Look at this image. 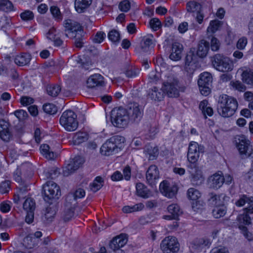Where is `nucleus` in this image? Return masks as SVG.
<instances>
[{"mask_svg":"<svg viewBox=\"0 0 253 253\" xmlns=\"http://www.w3.org/2000/svg\"><path fill=\"white\" fill-rule=\"evenodd\" d=\"M41 153L48 159H52L54 157L53 152L50 150V147L47 144H43L41 145Z\"/></svg>","mask_w":253,"mask_h":253,"instance_id":"obj_47","label":"nucleus"},{"mask_svg":"<svg viewBox=\"0 0 253 253\" xmlns=\"http://www.w3.org/2000/svg\"><path fill=\"white\" fill-rule=\"evenodd\" d=\"M0 6L3 10L6 12L14 10L13 4L9 0H1L0 1Z\"/></svg>","mask_w":253,"mask_h":253,"instance_id":"obj_50","label":"nucleus"},{"mask_svg":"<svg viewBox=\"0 0 253 253\" xmlns=\"http://www.w3.org/2000/svg\"><path fill=\"white\" fill-rule=\"evenodd\" d=\"M154 39L152 35H148L143 39L141 47L143 51L147 52L149 47H153L155 45Z\"/></svg>","mask_w":253,"mask_h":253,"instance_id":"obj_33","label":"nucleus"},{"mask_svg":"<svg viewBox=\"0 0 253 253\" xmlns=\"http://www.w3.org/2000/svg\"><path fill=\"white\" fill-rule=\"evenodd\" d=\"M146 180L148 184L154 187L159 178V171L155 165L150 166L146 173Z\"/></svg>","mask_w":253,"mask_h":253,"instance_id":"obj_18","label":"nucleus"},{"mask_svg":"<svg viewBox=\"0 0 253 253\" xmlns=\"http://www.w3.org/2000/svg\"><path fill=\"white\" fill-rule=\"evenodd\" d=\"M109 39L113 42H118L120 40V34L116 30H112L108 34Z\"/></svg>","mask_w":253,"mask_h":253,"instance_id":"obj_53","label":"nucleus"},{"mask_svg":"<svg viewBox=\"0 0 253 253\" xmlns=\"http://www.w3.org/2000/svg\"><path fill=\"white\" fill-rule=\"evenodd\" d=\"M127 114L129 121L137 123L140 121L143 116V109L137 103L129 104L127 109Z\"/></svg>","mask_w":253,"mask_h":253,"instance_id":"obj_14","label":"nucleus"},{"mask_svg":"<svg viewBox=\"0 0 253 253\" xmlns=\"http://www.w3.org/2000/svg\"><path fill=\"white\" fill-rule=\"evenodd\" d=\"M222 22L218 20H213L210 22V25L207 28L208 33H215L221 27Z\"/></svg>","mask_w":253,"mask_h":253,"instance_id":"obj_43","label":"nucleus"},{"mask_svg":"<svg viewBox=\"0 0 253 253\" xmlns=\"http://www.w3.org/2000/svg\"><path fill=\"white\" fill-rule=\"evenodd\" d=\"M164 91L155 86L150 89L148 93V97L155 101H160L164 98Z\"/></svg>","mask_w":253,"mask_h":253,"instance_id":"obj_24","label":"nucleus"},{"mask_svg":"<svg viewBox=\"0 0 253 253\" xmlns=\"http://www.w3.org/2000/svg\"><path fill=\"white\" fill-rule=\"evenodd\" d=\"M43 199L49 203L53 199H58L61 194L59 186L52 181H47L43 186Z\"/></svg>","mask_w":253,"mask_h":253,"instance_id":"obj_8","label":"nucleus"},{"mask_svg":"<svg viewBox=\"0 0 253 253\" xmlns=\"http://www.w3.org/2000/svg\"><path fill=\"white\" fill-rule=\"evenodd\" d=\"M188 199L193 201H197L201 197V193L200 192L194 188H189L187 192Z\"/></svg>","mask_w":253,"mask_h":253,"instance_id":"obj_48","label":"nucleus"},{"mask_svg":"<svg viewBox=\"0 0 253 253\" xmlns=\"http://www.w3.org/2000/svg\"><path fill=\"white\" fill-rule=\"evenodd\" d=\"M23 245L27 249H33L38 245V240L32 235H28L23 239Z\"/></svg>","mask_w":253,"mask_h":253,"instance_id":"obj_36","label":"nucleus"},{"mask_svg":"<svg viewBox=\"0 0 253 253\" xmlns=\"http://www.w3.org/2000/svg\"><path fill=\"white\" fill-rule=\"evenodd\" d=\"M178 188L177 186L170 183L168 181L164 180L162 181L160 184V191L165 195L169 198H171L175 196Z\"/></svg>","mask_w":253,"mask_h":253,"instance_id":"obj_17","label":"nucleus"},{"mask_svg":"<svg viewBox=\"0 0 253 253\" xmlns=\"http://www.w3.org/2000/svg\"><path fill=\"white\" fill-rule=\"evenodd\" d=\"M214 67L217 70L225 72L232 70L233 64L229 58L221 54H216L211 58Z\"/></svg>","mask_w":253,"mask_h":253,"instance_id":"obj_6","label":"nucleus"},{"mask_svg":"<svg viewBox=\"0 0 253 253\" xmlns=\"http://www.w3.org/2000/svg\"><path fill=\"white\" fill-rule=\"evenodd\" d=\"M239 228L241 230V233L243 234L245 237L249 241L253 240V235L252 233L248 231L247 228L243 225L240 224Z\"/></svg>","mask_w":253,"mask_h":253,"instance_id":"obj_55","label":"nucleus"},{"mask_svg":"<svg viewBox=\"0 0 253 253\" xmlns=\"http://www.w3.org/2000/svg\"><path fill=\"white\" fill-rule=\"evenodd\" d=\"M212 82V78L210 73L204 72L201 74L198 84L202 95L207 96L210 94Z\"/></svg>","mask_w":253,"mask_h":253,"instance_id":"obj_10","label":"nucleus"},{"mask_svg":"<svg viewBox=\"0 0 253 253\" xmlns=\"http://www.w3.org/2000/svg\"><path fill=\"white\" fill-rule=\"evenodd\" d=\"M186 10L189 13H196V20L201 24L203 21L204 15L202 12V6L201 4L195 0H191L186 3Z\"/></svg>","mask_w":253,"mask_h":253,"instance_id":"obj_13","label":"nucleus"},{"mask_svg":"<svg viewBox=\"0 0 253 253\" xmlns=\"http://www.w3.org/2000/svg\"><path fill=\"white\" fill-rule=\"evenodd\" d=\"M43 110L44 112L49 114H54L57 111V107L52 103H46L43 106Z\"/></svg>","mask_w":253,"mask_h":253,"instance_id":"obj_52","label":"nucleus"},{"mask_svg":"<svg viewBox=\"0 0 253 253\" xmlns=\"http://www.w3.org/2000/svg\"><path fill=\"white\" fill-rule=\"evenodd\" d=\"M127 239L126 235H121L114 238L109 245L110 253H125L122 248L126 244Z\"/></svg>","mask_w":253,"mask_h":253,"instance_id":"obj_12","label":"nucleus"},{"mask_svg":"<svg viewBox=\"0 0 253 253\" xmlns=\"http://www.w3.org/2000/svg\"><path fill=\"white\" fill-rule=\"evenodd\" d=\"M188 168L192 184L194 185L202 184L204 181V177L201 170L199 169L197 165H189Z\"/></svg>","mask_w":253,"mask_h":253,"instance_id":"obj_15","label":"nucleus"},{"mask_svg":"<svg viewBox=\"0 0 253 253\" xmlns=\"http://www.w3.org/2000/svg\"><path fill=\"white\" fill-rule=\"evenodd\" d=\"M65 36L71 38H75V44L77 47L81 48L83 46V42L82 41L81 36L83 33L81 25L77 22L67 19L64 21Z\"/></svg>","mask_w":253,"mask_h":253,"instance_id":"obj_2","label":"nucleus"},{"mask_svg":"<svg viewBox=\"0 0 253 253\" xmlns=\"http://www.w3.org/2000/svg\"><path fill=\"white\" fill-rule=\"evenodd\" d=\"M149 24L151 28L154 31H157L161 27V21L156 18L151 19Z\"/></svg>","mask_w":253,"mask_h":253,"instance_id":"obj_58","label":"nucleus"},{"mask_svg":"<svg viewBox=\"0 0 253 253\" xmlns=\"http://www.w3.org/2000/svg\"><path fill=\"white\" fill-rule=\"evenodd\" d=\"M75 216V208L66 205L65 208L61 214V219L64 222H67L74 218Z\"/></svg>","mask_w":253,"mask_h":253,"instance_id":"obj_23","label":"nucleus"},{"mask_svg":"<svg viewBox=\"0 0 253 253\" xmlns=\"http://www.w3.org/2000/svg\"><path fill=\"white\" fill-rule=\"evenodd\" d=\"M211 49L213 51H217L220 46L219 41L215 37H212L211 41Z\"/></svg>","mask_w":253,"mask_h":253,"instance_id":"obj_63","label":"nucleus"},{"mask_svg":"<svg viewBox=\"0 0 253 253\" xmlns=\"http://www.w3.org/2000/svg\"><path fill=\"white\" fill-rule=\"evenodd\" d=\"M14 115L19 120H24L28 117V113L23 110H18L14 112Z\"/></svg>","mask_w":253,"mask_h":253,"instance_id":"obj_62","label":"nucleus"},{"mask_svg":"<svg viewBox=\"0 0 253 253\" xmlns=\"http://www.w3.org/2000/svg\"><path fill=\"white\" fill-rule=\"evenodd\" d=\"M84 159L81 156H76L71 160L70 163L67 165L63 170V174L68 176L71 173L78 169L84 163Z\"/></svg>","mask_w":253,"mask_h":253,"instance_id":"obj_16","label":"nucleus"},{"mask_svg":"<svg viewBox=\"0 0 253 253\" xmlns=\"http://www.w3.org/2000/svg\"><path fill=\"white\" fill-rule=\"evenodd\" d=\"M196 56L194 51H190L185 59V64L196 62Z\"/></svg>","mask_w":253,"mask_h":253,"instance_id":"obj_61","label":"nucleus"},{"mask_svg":"<svg viewBox=\"0 0 253 253\" xmlns=\"http://www.w3.org/2000/svg\"><path fill=\"white\" fill-rule=\"evenodd\" d=\"M111 121L114 126L123 127L129 122L127 111L123 108L113 110L111 112Z\"/></svg>","mask_w":253,"mask_h":253,"instance_id":"obj_7","label":"nucleus"},{"mask_svg":"<svg viewBox=\"0 0 253 253\" xmlns=\"http://www.w3.org/2000/svg\"><path fill=\"white\" fill-rule=\"evenodd\" d=\"M183 45L181 43L175 42L172 43L169 58L173 61H178L181 58Z\"/></svg>","mask_w":253,"mask_h":253,"instance_id":"obj_21","label":"nucleus"},{"mask_svg":"<svg viewBox=\"0 0 253 253\" xmlns=\"http://www.w3.org/2000/svg\"><path fill=\"white\" fill-rule=\"evenodd\" d=\"M238 108L236 99L226 94H222L219 97L217 104V112L223 117L227 118L233 116Z\"/></svg>","mask_w":253,"mask_h":253,"instance_id":"obj_1","label":"nucleus"},{"mask_svg":"<svg viewBox=\"0 0 253 253\" xmlns=\"http://www.w3.org/2000/svg\"><path fill=\"white\" fill-rule=\"evenodd\" d=\"M31 59V55L28 53H22L17 55L14 59V62L18 66H22L27 65Z\"/></svg>","mask_w":253,"mask_h":253,"instance_id":"obj_30","label":"nucleus"},{"mask_svg":"<svg viewBox=\"0 0 253 253\" xmlns=\"http://www.w3.org/2000/svg\"><path fill=\"white\" fill-rule=\"evenodd\" d=\"M20 17L23 21H30L34 18V14L32 11L27 10L20 14Z\"/></svg>","mask_w":253,"mask_h":253,"instance_id":"obj_56","label":"nucleus"},{"mask_svg":"<svg viewBox=\"0 0 253 253\" xmlns=\"http://www.w3.org/2000/svg\"><path fill=\"white\" fill-rule=\"evenodd\" d=\"M10 189V182L5 180L0 184V192L4 194L7 193Z\"/></svg>","mask_w":253,"mask_h":253,"instance_id":"obj_57","label":"nucleus"},{"mask_svg":"<svg viewBox=\"0 0 253 253\" xmlns=\"http://www.w3.org/2000/svg\"><path fill=\"white\" fill-rule=\"evenodd\" d=\"M92 0H75V7L79 13L83 12L91 4Z\"/></svg>","mask_w":253,"mask_h":253,"instance_id":"obj_32","label":"nucleus"},{"mask_svg":"<svg viewBox=\"0 0 253 253\" xmlns=\"http://www.w3.org/2000/svg\"><path fill=\"white\" fill-rule=\"evenodd\" d=\"M125 139L120 135H115L108 139L100 148V152L102 155L109 156L122 147V143Z\"/></svg>","mask_w":253,"mask_h":253,"instance_id":"obj_3","label":"nucleus"},{"mask_svg":"<svg viewBox=\"0 0 253 253\" xmlns=\"http://www.w3.org/2000/svg\"><path fill=\"white\" fill-rule=\"evenodd\" d=\"M10 132L8 128V124L3 120H0V137L5 141L9 140Z\"/></svg>","mask_w":253,"mask_h":253,"instance_id":"obj_25","label":"nucleus"},{"mask_svg":"<svg viewBox=\"0 0 253 253\" xmlns=\"http://www.w3.org/2000/svg\"><path fill=\"white\" fill-rule=\"evenodd\" d=\"M226 213V208L223 204L215 207L212 210L213 216L216 218H219L223 216Z\"/></svg>","mask_w":253,"mask_h":253,"instance_id":"obj_39","label":"nucleus"},{"mask_svg":"<svg viewBox=\"0 0 253 253\" xmlns=\"http://www.w3.org/2000/svg\"><path fill=\"white\" fill-rule=\"evenodd\" d=\"M120 9L123 12H127L130 9V5L127 0H123L119 4Z\"/></svg>","mask_w":253,"mask_h":253,"instance_id":"obj_64","label":"nucleus"},{"mask_svg":"<svg viewBox=\"0 0 253 253\" xmlns=\"http://www.w3.org/2000/svg\"><path fill=\"white\" fill-rule=\"evenodd\" d=\"M47 94L52 97H56L61 91V87L57 84H51L47 86Z\"/></svg>","mask_w":253,"mask_h":253,"instance_id":"obj_44","label":"nucleus"},{"mask_svg":"<svg viewBox=\"0 0 253 253\" xmlns=\"http://www.w3.org/2000/svg\"><path fill=\"white\" fill-rule=\"evenodd\" d=\"M197 65L196 62L186 64L184 65V69L189 74H192L197 69Z\"/></svg>","mask_w":253,"mask_h":253,"instance_id":"obj_59","label":"nucleus"},{"mask_svg":"<svg viewBox=\"0 0 253 253\" xmlns=\"http://www.w3.org/2000/svg\"><path fill=\"white\" fill-rule=\"evenodd\" d=\"M210 198L209 199V202L210 204L215 206V207L223 205V201L221 199L223 200L225 197L224 194H220L217 195L213 193L210 194Z\"/></svg>","mask_w":253,"mask_h":253,"instance_id":"obj_34","label":"nucleus"},{"mask_svg":"<svg viewBox=\"0 0 253 253\" xmlns=\"http://www.w3.org/2000/svg\"><path fill=\"white\" fill-rule=\"evenodd\" d=\"M56 212V208L54 206L47 207L45 213L42 217V220L46 223L51 222L53 220Z\"/></svg>","mask_w":253,"mask_h":253,"instance_id":"obj_27","label":"nucleus"},{"mask_svg":"<svg viewBox=\"0 0 253 253\" xmlns=\"http://www.w3.org/2000/svg\"><path fill=\"white\" fill-rule=\"evenodd\" d=\"M103 183V179L101 176H97L93 181L90 184V189L92 192H96L101 188Z\"/></svg>","mask_w":253,"mask_h":253,"instance_id":"obj_37","label":"nucleus"},{"mask_svg":"<svg viewBox=\"0 0 253 253\" xmlns=\"http://www.w3.org/2000/svg\"><path fill=\"white\" fill-rule=\"evenodd\" d=\"M209 50V43L204 40H201L198 45L197 55L204 58L206 56Z\"/></svg>","mask_w":253,"mask_h":253,"instance_id":"obj_26","label":"nucleus"},{"mask_svg":"<svg viewBox=\"0 0 253 253\" xmlns=\"http://www.w3.org/2000/svg\"><path fill=\"white\" fill-rule=\"evenodd\" d=\"M23 207L26 211H34L36 208V204L32 198H28L24 201Z\"/></svg>","mask_w":253,"mask_h":253,"instance_id":"obj_45","label":"nucleus"},{"mask_svg":"<svg viewBox=\"0 0 253 253\" xmlns=\"http://www.w3.org/2000/svg\"><path fill=\"white\" fill-rule=\"evenodd\" d=\"M78 63L80 64L83 68H84L85 70H91L93 68V65L92 62L89 59H82L79 58L77 60Z\"/></svg>","mask_w":253,"mask_h":253,"instance_id":"obj_49","label":"nucleus"},{"mask_svg":"<svg viewBox=\"0 0 253 253\" xmlns=\"http://www.w3.org/2000/svg\"><path fill=\"white\" fill-rule=\"evenodd\" d=\"M144 205L142 203H139L132 206H125L123 208L122 210L124 212L130 213L134 211H141L144 209Z\"/></svg>","mask_w":253,"mask_h":253,"instance_id":"obj_42","label":"nucleus"},{"mask_svg":"<svg viewBox=\"0 0 253 253\" xmlns=\"http://www.w3.org/2000/svg\"><path fill=\"white\" fill-rule=\"evenodd\" d=\"M50 11L57 21H60L62 19V15L61 13L59 8L56 6H51L50 7Z\"/></svg>","mask_w":253,"mask_h":253,"instance_id":"obj_51","label":"nucleus"},{"mask_svg":"<svg viewBox=\"0 0 253 253\" xmlns=\"http://www.w3.org/2000/svg\"><path fill=\"white\" fill-rule=\"evenodd\" d=\"M178 81L173 76H169L166 82L164 83V91L169 97H176L178 96Z\"/></svg>","mask_w":253,"mask_h":253,"instance_id":"obj_11","label":"nucleus"},{"mask_svg":"<svg viewBox=\"0 0 253 253\" xmlns=\"http://www.w3.org/2000/svg\"><path fill=\"white\" fill-rule=\"evenodd\" d=\"M167 209L169 212L172 214V218L174 219H176L182 213L179 206L175 204L169 205Z\"/></svg>","mask_w":253,"mask_h":253,"instance_id":"obj_38","label":"nucleus"},{"mask_svg":"<svg viewBox=\"0 0 253 253\" xmlns=\"http://www.w3.org/2000/svg\"><path fill=\"white\" fill-rule=\"evenodd\" d=\"M60 124L68 131L76 130L79 126L77 115L72 110L64 111L60 118Z\"/></svg>","mask_w":253,"mask_h":253,"instance_id":"obj_4","label":"nucleus"},{"mask_svg":"<svg viewBox=\"0 0 253 253\" xmlns=\"http://www.w3.org/2000/svg\"><path fill=\"white\" fill-rule=\"evenodd\" d=\"M160 248L163 253H177L179 250L180 245L175 237L169 236L162 240Z\"/></svg>","mask_w":253,"mask_h":253,"instance_id":"obj_9","label":"nucleus"},{"mask_svg":"<svg viewBox=\"0 0 253 253\" xmlns=\"http://www.w3.org/2000/svg\"><path fill=\"white\" fill-rule=\"evenodd\" d=\"M250 214H253V207H248L243 209V213L240 214L237 220L240 224L249 225L251 223V218L249 216Z\"/></svg>","mask_w":253,"mask_h":253,"instance_id":"obj_20","label":"nucleus"},{"mask_svg":"<svg viewBox=\"0 0 253 253\" xmlns=\"http://www.w3.org/2000/svg\"><path fill=\"white\" fill-rule=\"evenodd\" d=\"M224 182V177L221 172L216 173L209 178L210 186L214 189L219 188Z\"/></svg>","mask_w":253,"mask_h":253,"instance_id":"obj_22","label":"nucleus"},{"mask_svg":"<svg viewBox=\"0 0 253 253\" xmlns=\"http://www.w3.org/2000/svg\"><path fill=\"white\" fill-rule=\"evenodd\" d=\"M246 203L248 204V207H253V197L242 195L240 196L239 199L235 202V205L238 207H241L244 206Z\"/></svg>","mask_w":253,"mask_h":253,"instance_id":"obj_31","label":"nucleus"},{"mask_svg":"<svg viewBox=\"0 0 253 253\" xmlns=\"http://www.w3.org/2000/svg\"><path fill=\"white\" fill-rule=\"evenodd\" d=\"M188 152L200 154V153H203L204 152V147L196 142L192 141L189 143Z\"/></svg>","mask_w":253,"mask_h":253,"instance_id":"obj_40","label":"nucleus"},{"mask_svg":"<svg viewBox=\"0 0 253 253\" xmlns=\"http://www.w3.org/2000/svg\"><path fill=\"white\" fill-rule=\"evenodd\" d=\"M85 195V191L84 189L79 188L74 193H70L67 196L66 200H71L73 199L76 201L78 198H81Z\"/></svg>","mask_w":253,"mask_h":253,"instance_id":"obj_46","label":"nucleus"},{"mask_svg":"<svg viewBox=\"0 0 253 253\" xmlns=\"http://www.w3.org/2000/svg\"><path fill=\"white\" fill-rule=\"evenodd\" d=\"M88 138V135L86 132L78 131L74 133L72 140L75 145H80V144L86 141Z\"/></svg>","mask_w":253,"mask_h":253,"instance_id":"obj_29","label":"nucleus"},{"mask_svg":"<svg viewBox=\"0 0 253 253\" xmlns=\"http://www.w3.org/2000/svg\"><path fill=\"white\" fill-rule=\"evenodd\" d=\"M199 157L200 154H199L188 152L187 157L188 161L190 163L189 165H197L196 163L199 159Z\"/></svg>","mask_w":253,"mask_h":253,"instance_id":"obj_54","label":"nucleus"},{"mask_svg":"<svg viewBox=\"0 0 253 253\" xmlns=\"http://www.w3.org/2000/svg\"><path fill=\"white\" fill-rule=\"evenodd\" d=\"M233 87L240 91H244L246 89V86L239 81H235L231 83Z\"/></svg>","mask_w":253,"mask_h":253,"instance_id":"obj_60","label":"nucleus"},{"mask_svg":"<svg viewBox=\"0 0 253 253\" xmlns=\"http://www.w3.org/2000/svg\"><path fill=\"white\" fill-rule=\"evenodd\" d=\"M242 77L244 83L253 87V70L244 71Z\"/></svg>","mask_w":253,"mask_h":253,"instance_id":"obj_41","label":"nucleus"},{"mask_svg":"<svg viewBox=\"0 0 253 253\" xmlns=\"http://www.w3.org/2000/svg\"><path fill=\"white\" fill-rule=\"evenodd\" d=\"M136 190L137 195L139 197L147 199L151 196L150 190L142 183L136 184Z\"/></svg>","mask_w":253,"mask_h":253,"instance_id":"obj_28","label":"nucleus"},{"mask_svg":"<svg viewBox=\"0 0 253 253\" xmlns=\"http://www.w3.org/2000/svg\"><path fill=\"white\" fill-rule=\"evenodd\" d=\"M144 153L149 160H153L158 155V149L156 147L146 146L144 149Z\"/></svg>","mask_w":253,"mask_h":253,"instance_id":"obj_35","label":"nucleus"},{"mask_svg":"<svg viewBox=\"0 0 253 253\" xmlns=\"http://www.w3.org/2000/svg\"><path fill=\"white\" fill-rule=\"evenodd\" d=\"M86 83L87 87L89 88L103 86L105 84L104 77L99 74H95L89 76Z\"/></svg>","mask_w":253,"mask_h":253,"instance_id":"obj_19","label":"nucleus"},{"mask_svg":"<svg viewBox=\"0 0 253 253\" xmlns=\"http://www.w3.org/2000/svg\"><path fill=\"white\" fill-rule=\"evenodd\" d=\"M236 147L243 157H249L253 149L250 141L244 135H237L234 137Z\"/></svg>","mask_w":253,"mask_h":253,"instance_id":"obj_5","label":"nucleus"}]
</instances>
